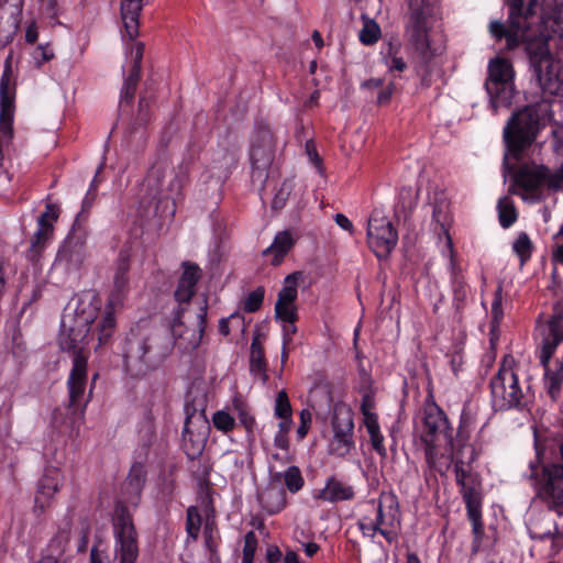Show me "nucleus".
Returning a JSON list of instances; mask_svg holds the SVG:
<instances>
[{
  "instance_id": "c85d7f7f",
  "label": "nucleus",
  "mask_w": 563,
  "mask_h": 563,
  "mask_svg": "<svg viewBox=\"0 0 563 563\" xmlns=\"http://www.w3.org/2000/svg\"><path fill=\"white\" fill-rule=\"evenodd\" d=\"M545 493L559 505H563V465L552 464L544 467Z\"/></svg>"
},
{
  "instance_id": "338daca9",
  "label": "nucleus",
  "mask_w": 563,
  "mask_h": 563,
  "mask_svg": "<svg viewBox=\"0 0 563 563\" xmlns=\"http://www.w3.org/2000/svg\"><path fill=\"white\" fill-rule=\"evenodd\" d=\"M274 445L277 449H280V450H284V451H288L289 450L288 434L276 432V434L274 437Z\"/></svg>"
},
{
  "instance_id": "f704fd0d",
  "label": "nucleus",
  "mask_w": 563,
  "mask_h": 563,
  "mask_svg": "<svg viewBox=\"0 0 563 563\" xmlns=\"http://www.w3.org/2000/svg\"><path fill=\"white\" fill-rule=\"evenodd\" d=\"M333 433H353L354 422L352 411L344 407H336L332 417Z\"/></svg>"
},
{
  "instance_id": "6ab92c4d",
  "label": "nucleus",
  "mask_w": 563,
  "mask_h": 563,
  "mask_svg": "<svg viewBox=\"0 0 563 563\" xmlns=\"http://www.w3.org/2000/svg\"><path fill=\"white\" fill-rule=\"evenodd\" d=\"M64 484V474L60 468L46 466L36 486L35 509L44 511L49 500L59 492Z\"/></svg>"
},
{
  "instance_id": "2f4dec72",
  "label": "nucleus",
  "mask_w": 563,
  "mask_h": 563,
  "mask_svg": "<svg viewBox=\"0 0 563 563\" xmlns=\"http://www.w3.org/2000/svg\"><path fill=\"white\" fill-rule=\"evenodd\" d=\"M260 501L267 514L276 515L286 507V495L283 489L271 488L261 495Z\"/></svg>"
},
{
  "instance_id": "7c9ffc66",
  "label": "nucleus",
  "mask_w": 563,
  "mask_h": 563,
  "mask_svg": "<svg viewBox=\"0 0 563 563\" xmlns=\"http://www.w3.org/2000/svg\"><path fill=\"white\" fill-rule=\"evenodd\" d=\"M301 277V272H294L285 277L284 286L278 292L275 307L296 306L298 297V282Z\"/></svg>"
},
{
  "instance_id": "4be33fe9",
  "label": "nucleus",
  "mask_w": 563,
  "mask_h": 563,
  "mask_svg": "<svg viewBox=\"0 0 563 563\" xmlns=\"http://www.w3.org/2000/svg\"><path fill=\"white\" fill-rule=\"evenodd\" d=\"M554 354H551L549 358L543 360V346H539L538 358L540 365L544 371V387L548 395L552 400H558L562 390L563 384V361L556 360L554 368L551 367V358Z\"/></svg>"
},
{
  "instance_id": "9d476101",
  "label": "nucleus",
  "mask_w": 563,
  "mask_h": 563,
  "mask_svg": "<svg viewBox=\"0 0 563 563\" xmlns=\"http://www.w3.org/2000/svg\"><path fill=\"white\" fill-rule=\"evenodd\" d=\"M460 487L463 501L466 508L467 518L472 525V553L475 554L481 551L484 539V523H483V486L481 475L472 476L466 481L456 483Z\"/></svg>"
},
{
  "instance_id": "0e129e2a",
  "label": "nucleus",
  "mask_w": 563,
  "mask_h": 563,
  "mask_svg": "<svg viewBox=\"0 0 563 563\" xmlns=\"http://www.w3.org/2000/svg\"><path fill=\"white\" fill-rule=\"evenodd\" d=\"M298 328L296 322L283 323V343L289 345L292 342V336L297 333Z\"/></svg>"
},
{
  "instance_id": "a18cd8bd",
  "label": "nucleus",
  "mask_w": 563,
  "mask_h": 563,
  "mask_svg": "<svg viewBox=\"0 0 563 563\" xmlns=\"http://www.w3.org/2000/svg\"><path fill=\"white\" fill-rule=\"evenodd\" d=\"M70 541V522L66 521L56 536L51 540L49 548L57 555H62Z\"/></svg>"
},
{
  "instance_id": "2eb2a0df",
  "label": "nucleus",
  "mask_w": 563,
  "mask_h": 563,
  "mask_svg": "<svg viewBox=\"0 0 563 563\" xmlns=\"http://www.w3.org/2000/svg\"><path fill=\"white\" fill-rule=\"evenodd\" d=\"M367 243L377 258H387L398 242V232L393 223L373 212L367 223Z\"/></svg>"
},
{
  "instance_id": "b1692460",
  "label": "nucleus",
  "mask_w": 563,
  "mask_h": 563,
  "mask_svg": "<svg viewBox=\"0 0 563 563\" xmlns=\"http://www.w3.org/2000/svg\"><path fill=\"white\" fill-rule=\"evenodd\" d=\"M214 512L216 510L212 504V499L208 497L206 501V523L203 527V539L205 547L209 552V561L211 563L220 560L218 548L221 541V537L218 531Z\"/></svg>"
},
{
  "instance_id": "1a4fd4ad",
  "label": "nucleus",
  "mask_w": 563,
  "mask_h": 563,
  "mask_svg": "<svg viewBox=\"0 0 563 563\" xmlns=\"http://www.w3.org/2000/svg\"><path fill=\"white\" fill-rule=\"evenodd\" d=\"M514 78V67L508 59L496 57L489 62L485 88L495 110L511 104L515 96Z\"/></svg>"
},
{
  "instance_id": "49530a36",
  "label": "nucleus",
  "mask_w": 563,
  "mask_h": 563,
  "mask_svg": "<svg viewBox=\"0 0 563 563\" xmlns=\"http://www.w3.org/2000/svg\"><path fill=\"white\" fill-rule=\"evenodd\" d=\"M274 416L278 419L292 417L291 404L285 389L277 393L274 405Z\"/></svg>"
},
{
  "instance_id": "8fccbe9b",
  "label": "nucleus",
  "mask_w": 563,
  "mask_h": 563,
  "mask_svg": "<svg viewBox=\"0 0 563 563\" xmlns=\"http://www.w3.org/2000/svg\"><path fill=\"white\" fill-rule=\"evenodd\" d=\"M212 423L217 430L225 434L233 431L236 426L235 419L224 410H218L213 413Z\"/></svg>"
},
{
  "instance_id": "e433bc0d",
  "label": "nucleus",
  "mask_w": 563,
  "mask_h": 563,
  "mask_svg": "<svg viewBox=\"0 0 563 563\" xmlns=\"http://www.w3.org/2000/svg\"><path fill=\"white\" fill-rule=\"evenodd\" d=\"M497 210L499 223L504 229L510 228L517 221L518 213L510 198H500L497 203Z\"/></svg>"
},
{
  "instance_id": "20e7f679",
  "label": "nucleus",
  "mask_w": 563,
  "mask_h": 563,
  "mask_svg": "<svg viewBox=\"0 0 563 563\" xmlns=\"http://www.w3.org/2000/svg\"><path fill=\"white\" fill-rule=\"evenodd\" d=\"M96 318L95 310L77 309L65 312L62 318L59 345L73 355V366L68 377L69 406H78L86 390L88 354L84 341Z\"/></svg>"
},
{
  "instance_id": "864d4df0",
  "label": "nucleus",
  "mask_w": 563,
  "mask_h": 563,
  "mask_svg": "<svg viewBox=\"0 0 563 563\" xmlns=\"http://www.w3.org/2000/svg\"><path fill=\"white\" fill-rule=\"evenodd\" d=\"M124 489L136 496L141 494V466L139 464L132 466L124 482Z\"/></svg>"
},
{
  "instance_id": "423d86ee",
  "label": "nucleus",
  "mask_w": 563,
  "mask_h": 563,
  "mask_svg": "<svg viewBox=\"0 0 563 563\" xmlns=\"http://www.w3.org/2000/svg\"><path fill=\"white\" fill-rule=\"evenodd\" d=\"M371 510L363 515L357 527L363 537L374 539L379 533L389 544L398 539L400 509L397 496L393 492H382L377 501L367 503Z\"/></svg>"
},
{
  "instance_id": "dca6fc26",
  "label": "nucleus",
  "mask_w": 563,
  "mask_h": 563,
  "mask_svg": "<svg viewBox=\"0 0 563 563\" xmlns=\"http://www.w3.org/2000/svg\"><path fill=\"white\" fill-rule=\"evenodd\" d=\"M86 256V236L80 230L73 229L59 247L55 263L66 271L77 269Z\"/></svg>"
},
{
  "instance_id": "f8f14e48",
  "label": "nucleus",
  "mask_w": 563,
  "mask_h": 563,
  "mask_svg": "<svg viewBox=\"0 0 563 563\" xmlns=\"http://www.w3.org/2000/svg\"><path fill=\"white\" fill-rule=\"evenodd\" d=\"M185 422L181 434V446L189 460L198 459L206 445V431L209 422L205 409H196L190 404L185 405Z\"/></svg>"
},
{
  "instance_id": "f3484780",
  "label": "nucleus",
  "mask_w": 563,
  "mask_h": 563,
  "mask_svg": "<svg viewBox=\"0 0 563 563\" xmlns=\"http://www.w3.org/2000/svg\"><path fill=\"white\" fill-rule=\"evenodd\" d=\"M58 218V209L54 205H47L46 211L38 218L37 231L34 233L31 245L26 251V258L33 264H37L42 258L47 242L51 240L54 225L53 222Z\"/></svg>"
},
{
  "instance_id": "7ed1b4c3",
  "label": "nucleus",
  "mask_w": 563,
  "mask_h": 563,
  "mask_svg": "<svg viewBox=\"0 0 563 563\" xmlns=\"http://www.w3.org/2000/svg\"><path fill=\"white\" fill-rule=\"evenodd\" d=\"M408 14L404 30L408 46L413 54L415 73L420 79V87L432 86L433 59L435 49L431 46L430 32L441 19L439 0H409Z\"/></svg>"
},
{
  "instance_id": "3c124183",
  "label": "nucleus",
  "mask_w": 563,
  "mask_h": 563,
  "mask_svg": "<svg viewBox=\"0 0 563 563\" xmlns=\"http://www.w3.org/2000/svg\"><path fill=\"white\" fill-rule=\"evenodd\" d=\"M258 541L255 532L250 530L244 536L242 563H253Z\"/></svg>"
},
{
  "instance_id": "72a5a7b5",
  "label": "nucleus",
  "mask_w": 563,
  "mask_h": 563,
  "mask_svg": "<svg viewBox=\"0 0 563 563\" xmlns=\"http://www.w3.org/2000/svg\"><path fill=\"white\" fill-rule=\"evenodd\" d=\"M232 408L238 415L241 426L245 429L247 434H252L256 427L255 417L252 415L249 405L241 396H235L232 399Z\"/></svg>"
},
{
  "instance_id": "e2e57ef3",
  "label": "nucleus",
  "mask_w": 563,
  "mask_h": 563,
  "mask_svg": "<svg viewBox=\"0 0 563 563\" xmlns=\"http://www.w3.org/2000/svg\"><path fill=\"white\" fill-rule=\"evenodd\" d=\"M396 91V84L394 81H389L387 86H385L377 96V103L380 106H385L389 103L394 92Z\"/></svg>"
},
{
  "instance_id": "cd10ccee",
  "label": "nucleus",
  "mask_w": 563,
  "mask_h": 563,
  "mask_svg": "<svg viewBox=\"0 0 563 563\" xmlns=\"http://www.w3.org/2000/svg\"><path fill=\"white\" fill-rule=\"evenodd\" d=\"M379 55L380 62L394 77L395 73H402L408 67L401 55V43L397 40L383 43Z\"/></svg>"
},
{
  "instance_id": "9b49d317",
  "label": "nucleus",
  "mask_w": 563,
  "mask_h": 563,
  "mask_svg": "<svg viewBox=\"0 0 563 563\" xmlns=\"http://www.w3.org/2000/svg\"><path fill=\"white\" fill-rule=\"evenodd\" d=\"M275 157L274 135L265 123L256 125L251 141L250 162L254 181L265 184L268 178V168Z\"/></svg>"
},
{
  "instance_id": "680f3d73",
  "label": "nucleus",
  "mask_w": 563,
  "mask_h": 563,
  "mask_svg": "<svg viewBox=\"0 0 563 563\" xmlns=\"http://www.w3.org/2000/svg\"><path fill=\"white\" fill-rule=\"evenodd\" d=\"M306 152H307V155L309 156L310 162L313 164V166L318 169L319 173H322L323 172L322 158L318 154L312 142L306 143Z\"/></svg>"
},
{
  "instance_id": "0eeeda50",
  "label": "nucleus",
  "mask_w": 563,
  "mask_h": 563,
  "mask_svg": "<svg viewBox=\"0 0 563 563\" xmlns=\"http://www.w3.org/2000/svg\"><path fill=\"white\" fill-rule=\"evenodd\" d=\"M489 389L494 411L522 409L526 405V397L511 357H504L497 373L490 378Z\"/></svg>"
},
{
  "instance_id": "a19ab883",
  "label": "nucleus",
  "mask_w": 563,
  "mask_h": 563,
  "mask_svg": "<svg viewBox=\"0 0 563 563\" xmlns=\"http://www.w3.org/2000/svg\"><path fill=\"white\" fill-rule=\"evenodd\" d=\"M490 316V332H495L499 329V325L504 319L503 288L500 285L496 288L493 295Z\"/></svg>"
},
{
  "instance_id": "412c9836",
  "label": "nucleus",
  "mask_w": 563,
  "mask_h": 563,
  "mask_svg": "<svg viewBox=\"0 0 563 563\" xmlns=\"http://www.w3.org/2000/svg\"><path fill=\"white\" fill-rule=\"evenodd\" d=\"M22 14V0H3L0 2V46L12 42L16 34Z\"/></svg>"
},
{
  "instance_id": "5701e85b",
  "label": "nucleus",
  "mask_w": 563,
  "mask_h": 563,
  "mask_svg": "<svg viewBox=\"0 0 563 563\" xmlns=\"http://www.w3.org/2000/svg\"><path fill=\"white\" fill-rule=\"evenodd\" d=\"M354 487L335 476L328 477L324 487L316 490L313 494L314 499L331 504L349 501L354 499Z\"/></svg>"
},
{
  "instance_id": "a211bd4d",
  "label": "nucleus",
  "mask_w": 563,
  "mask_h": 563,
  "mask_svg": "<svg viewBox=\"0 0 563 563\" xmlns=\"http://www.w3.org/2000/svg\"><path fill=\"white\" fill-rule=\"evenodd\" d=\"M541 343L543 346V360L554 354L563 342V299L553 305L552 314L549 320L540 327Z\"/></svg>"
},
{
  "instance_id": "4468645a",
  "label": "nucleus",
  "mask_w": 563,
  "mask_h": 563,
  "mask_svg": "<svg viewBox=\"0 0 563 563\" xmlns=\"http://www.w3.org/2000/svg\"><path fill=\"white\" fill-rule=\"evenodd\" d=\"M514 185L527 194L537 192L543 185L559 190L563 185V170L551 173L544 165H521L514 174Z\"/></svg>"
},
{
  "instance_id": "bf43d9fd",
  "label": "nucleus",
  "mask_w": 563,
  "mask_h": 563,
  "mask_svg": "<svg viewBox=\"0 0 563 563\" xmlns=\"http://www.w3.org/2000/svg\"><path fill=\"white\" fill-rule=\"evenodd\" d=\"M311 423V413L309 410L303 409L300 411V424L297 429V439L301 441L306 438Z\"/></svg>"
},
{
  "instance_id": "c03bdc74",
  "label": "nucleus",
  "mask_w": 563,
  "mask_h": 563,
  "mask_svg": "<svg viewBox=\"0 0 563 563\" xmlns=\"http://www.w3.org/2000/svg\"><path fill=\"white\" fill-rule=\"evenodd\" d=\"M202 523L201 515L199 514L197 507L190 506L187 509V518H186V531L188 538L192 541H197L199 538V532Z\"/></svg>"
},
{
  "instance_id": "6e6552de",
  "label": "nucleus",
  "mask_w": 563,
  "mask_h": 563,
  "mask_svg": "<svg viewBox=\"0 0 563 563\" xmlns=\"http://www.w3.org/2000/svg\"><path fill=\"white\" fill-rule=\"evenodd\" d=\"M140 12L141 0L121 1V18L123 22L122 36L124 41L134 43L131 48V52H134V66L124 81L121 95V102L126 103H131L134 99L140 80L141 42H137L140 35Z\"/></svg>"
},
{
  "instance_id": "09e8293b",
  "label": "nucleus",
  "mask_w": 563,
  "mask_h": 563,
  "mask_svg": "<svg viewBox=\"0 0 563 563\" xmlns=\"http://www.w3.org/2000/svg\"><path fill=\"white\" fill-rule=\"evenodd\" d=\"M294 181L291 179H285L272 201V208L274 210H280L286 206V202L294 190Z\"/></svg>"
},
{
  "instance_id": "ddd939ff",
  "label": "nucleus",
  "mask_w": 563,
  "mask_h": 563,
  "mask_svg": "<svg viewBox=\"0 0 563 563\" xmlns=\"http://www.w3.org/2000/svg\"><path fill=\"white\" fill-rule=\"evenodd\" d=\"M114 528L118 538L120 563H135L139 556L137 531L128 508L121 504L114 510Z\"/></svg>"
},
{
  "instance_id": "37998d69",
  "label": "nucleus",
  "mask_w": 563,
  "mask_h": 563,
  "mask_svg": "<svg viewBox=\"0 0 563 563\" xmlns=\"http://www.w3.org/2000/svg\"><path fill=\"white\" fill-rule=\"evenodd\" d=\"M382 35L379 25L372 19H367L358 34V40L364 45H373Z\"/></svg>"
},
{
  "instance_id": "bb28decb",
  "label": "nucleus",
  "mask_w": 563,
  "mask_h": 563,
  "mask_svg": "<svg viewBox=\"0 0 563 563\" xmlns=\"http://www.w3.org/2000/svg\"><path fill=\"white\" fill-rule=\"evenodd\" d=\"M295 244L296 240L290 231H280L275 235L272 244L263 251V256L272 255L271 264L279 266Z\"/></svg>"
},
{
  "instance_id": "ea45409f",
  "label": "nucleus",
  "mask_w": 563,
  "mask_h": 563,
  "mask_svg": "<svg viewBox=\"0 0 563 563\" xmlns=\"http://www.w3.org/2000/svg\"><path fill=\"white\" fill-rule=\"evenodd\" d=\"M354 448L353 433H334L330 451L336 456H345Z\"/></svg>"
},
{
  "instance_id": "4c0bfd02",
  "label": "nucleus",
  "mask_w": 563,
  "mask_h": 563,
  "mask_svg": "<svg viewBox=\"0 0 563 563\" xmlns=\"http://www.w3.org/2000/svg\"><path fill=\"white\" fill-rule=\"evenodd\" d=\"M236 158L232 153L229 151H222L219 154V158L213 159V169H220L219 174L217 175L218 179L221 181L227 180L230 175L232 174V170L236 167Z\"/></svg>"
},
{
  "instance_id": "393cba45",
  "label": "nucleus",
  "mask_w": 563,
  "mask_h": 563,
  "mask_svg": "<svg viewBox=\"0 0 563 563\" xmlns=\"http://www.w3.org/2000/svg\"><path fill=\"white\" fill-rule=\"evenodd\" d=\"M196 288L189 287L188 285H183L178 280L177 288L174 292L176 301L179 303L178 308L174 311L173 320L169 324L170 333L174 339H179L184 334V313L186 311V307L184 305H188L194 297Z\"/></svg>"
},
{
  "instance_id": "13d9d810",
  "label": "nucleus",
  "mask_w": 563,
  "mask_h": 563,
  "mask_svg": "<svg viewBox=\"0 0 563 563\" xmlns=\"http://www.w3.org/2000/svg\"><path fill=\"white\" fill-rule=\"evenodd\" d=\"M129 284L128 276L114 275V289L110 297V303L115 305L121 301Z\"/></svg>"
},
{
  "instance_id": "4d7b16f0",
  "label": "nucleus",
  "mask_w": 563,
  "mask_h": 563,
  "mask_svg": "<svg viewBox=\"0 0 563 563\" xmlns=\"http://www.w3.org/2000/svg\"><path fill=\"white\" fill-rule=\"evenodd\" d=\"M151 85L146 86L145 89H143V103H146V107H150L151 103H154L161 95L165 96L164 93V87H161V82L157 84L156 80L153 78L150 79Z\"/></svg>"
},
{
  "instance_id": "79ce46f5",
  "label": "nucleus",
  "mask_w": 563,
  "mask_h": 563,
  "mask_svg": "<svg viewBox=\"0 0 563 563\" xmlns=\"http://www.w3.org/2000/svg\"><path fill=\"white\" fill-rule=\"evenodd\" d=\"M284 484L288 492L297 494L302 489L305 479L298 466L291 465L284 472Z\"/></svg>"
},
{
  "instance_id": "69168bd1",
  "label": "nucleus",
  "mask_w": 563,
  "mask_h": 563,
  "mask_svg": "<svg viewBox=\"0 0 563 563\" xmlns=\"http://www.w3.org/2000/svg\"><path fill=\"white\" fill-rule=\"evenodd\" d=\"M283 559V553L280 549L273 544L268 545L266 550V562L267 563H279Z\"/></svg>"
},
{
  "instance_id": "5fc2aeb1",
  "label": "nucleus",
  "mask_w": 563,
  "mask_h": 563,
  "mask_svg": "<svg viewBox=\"0 0 563 563\" xmlns=\"http://www.w3.org/2000/svg\"><path fill=\"white\" fill-rule=\"evenodd\" d=\"M200 279V268L195 263H185L184 271L179 278V282L183 285H188L189 287L196 288L198 280Z\"/></svg>"
},
{
  "instance_id": "f257e3e1",
  "label": "nucleus",
  "mask_w": 563,
  "mask_h": 563,
  "mask_svg": "<svg viewBox=\"0 0 563 563\" xmlns=\"http://www.w3.org/2000/svg\"><path fill=\"white\" fill-rule=\"evenodd\" d=\"M476 424V413L468 404L462 408L459 424L454 429L444 412L430 395L421 411L420 440L424 445L426 463L430 468L435 466L440 450L444 449L454 465L455 482L461 483L478 473L472 465L482 454V448L471 442Z\"/></svg>"
},
{
  "instance_id": "c756f323",
  "label": "nucleus",
  "mask_w": 563,
  "mask_h": 563,
  "mask_svg": "<svg viewBox=\"0 0 563 563\" xmlns=\"http://www.w3.org/2000/svg\"><path fill=\"white\" fill-rule=\"evenodd\" d=\"M361 409L364 416V424L369 434L373 449L378 455L386 457L387 451L384 445V435L380 432L377 415L369 412L365 402L362 404Z\"/></svg>"
},
{
  "instance_id": "de8ad7c7",
  "label": "nucleus",
  "mask_w": 563,
  "mask_h": 563,
  "mask_svg": "<svg viewBox=\"0 0 563 563\" xmlns=\"http://www.w3.org/2000/svg\"><path fill=\"white\" fill-rule=\"evenodd\" d=\"M264 296L265 289L262 286L252 290L244 299L243 310L247 313L258 311L263 305Z\"/></svg>"
},
{
  "instance_id": "603ef678",
  "label": "nucleus",
  "mask_w": 563,
  "mask_h": 563,
  "mask_svg": "<svg viewBox=\"0 0 563 563\" xmlns=\"http://www.w3.org/2000/svg\"><path fill=\"white\" fill-rule=\"evenodd\" d=\"M115 325V319L112 312H107L98 323V340L100 344L108 341L112 335Z\"/></svg>"
},
{
  "instance_id": "6e6d98bb",
  "label": "nucleus",
  "mask_w": 563,
  "mask_h": 563,
  "mask_svg": "<svg viewBox=\"0 0 563 563\" xmlns=\"http://www.w3.org/2000/svg\"><path fill=\"white\" fill-rule=\"evenodd\" d=\"M275 319L282 323L297 322L299 319L297 306L274 307Z\"/></svg>"
},
{
  "instance_id": "39448f33",
  "label": "nucleus",
  "mask_w": 563,
  "mask_h": 563,
  "mask_svg": "<svg viewBox=\"0 0 563 563\" xmlns=\"http://www.w3.org/2000/svg\"><path fill=\"white\" fill-rule=\"evenodd\" d=\"M550 119V104H530L511 114L503 136L507 153L516 161L534 143L545 120Z\"/></svg>"
},
{
  "instance_id": "58836bf2",
  "label": "nucleus",
  "mask_w": 563,
  "mask_h": 563,
  "mask_svg": "<svg viewBox=\"0 0 563 563\" xmlns=\"http://www.w3.org/2000/svg\"><path fill=\"white\" fill-rule=\"evenodd\" d=\"M534 246L528 233L520 232L512 244V251L519 257L521 266L531 258Z\"/></svg>"
},
{
  "instance_id": "774afa93",
  "label": "nucleus",
  "mask_w": 563,
  "mask_h": 563,
  "mask_svg": "<svg viewBox=\"0 0 563 563\" xmlns=\"http://www.w3.org/2000/svg\"><path fill=\"white\" fill-rule=\"evenodd\" d=\"M334 220L335 223L343 230L351 231L353 228L351 220L343 213H336Z\"/></svg>"
},
{
  "instance_id": "052dcab7",
  "label": "nucleus",
  "mask_w": 563,
  "mask_h": 563,
  "mask_svg": "<svg viewBox=\"0 0 563 563\" xmlns=\"http://www.w3.org/2000/svg\"><path fill=\"white\" fill-rule=\"evenodd\" d=\"M207 317H208V298L205 296L201 301V305L199 307V311L197 313V327H198L200 336H202L206 331Z\"/></svg>"
},
{
  "instance_id": "473e14b6",
  "label": "nucleus",
  "mask_w": 563,
  "mask_h": 563,
  "mask_svg": "<svg viewBox=\"0 0 563 563\" xmlns=\"http://www.w3.org/2000/svg\"><path fill=\"white\" fill-rule=\"evenodd\" d=\"M141 246V241L136 234L131 235L125 245L121 249L115 275L128 276L130 268V260L133 253L137 252Z\"/></svg>"
},
{
  "instance_id": "c9c22d12",
  "label": "nucleus",
  "mask_w": 563,
  "mask_h": 563,
  "mask_svg": "<svg viewBox=\"0 0 563 563\" xmlns=\"http://www.w3.org/2000/svg\"><path fill=\"white\" fill-rule=\"evenodd\" d=\"M264 369H267L265 350L256 335L251 343L250 371L252 374L256 375L257 372H263Z\"/></svg>"
},
{
  "instance_id": "aec40b11",
  "label": "nucleus",
  "mask_w": 563,
  "mask_h": 563,
  "mask_svg": "<svg viewBox=\"0 0 563 563\" xmlns=\"http://www.w3.org/2000/svg\"><path fill=\"white\" fill-rule=\"evenodd\" d=\"M430 205L432 207V224L439 236L444 235L449 244H452L450 229L453 223L451 201L444 190L437 189L433 192Z\"/></svg>"
},
{
  "instance_id": "a878e982",
  "label": "nucleus",
  "mask_w": 563,
  "mask_h": 563,
  "mask_svg": "<svg viewBox=\"0 0 563 563\" xmlns=\"http://www.w3.org/2000/svg\"><path fill=\"white\" fill-rule=\"evenodd\" d=\"M450 283L453 292V307L456 313H461L466 306L470 286L453 255L450 260Z\"/></svg>"
},
{
  "instance_id": "f03ea898",
  "label": "nucleus",
  "mask_w": 563,
  "mask_h": 563,
  "mask_svg": "<svg viewBox=\"0 0 563 563\" xmlns=\"http://www.w3.org/2000/svg\"><path fill=\"white\" fill-rule=\"evenodd\" d=\"M509 9L508 25L492 21L489 32L497 41L506 40V47L514 51L523 45L529 58L532 77L543 92L560 95L563 81L554 67L553 58L545 38H529L532 19L537 14L538 0H506Z\"/></svg>"
}]
</instances>
